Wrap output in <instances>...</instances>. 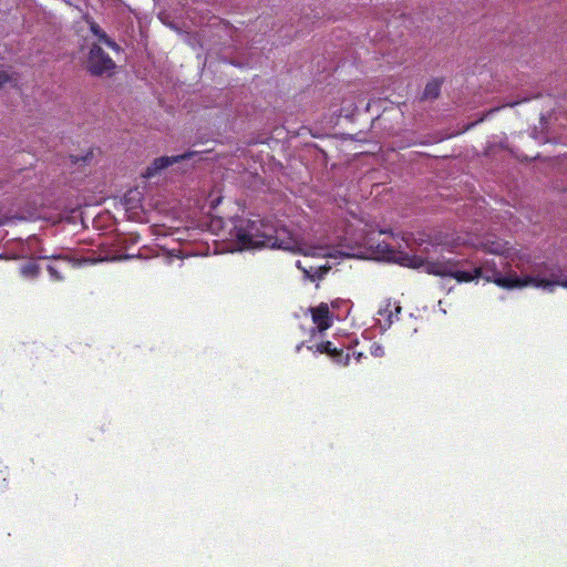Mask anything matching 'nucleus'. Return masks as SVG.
<instances>
[{
	"label": "nucleus",
	"instance_id": "nucleus-17",
	"mask_svg": "<svg viewBox=\"0 0 567 567\" xmlns=\"http://www.w3.org/2000/svg\"><path fill=\"white\" fill-rule=\"evenodd\" d=\"M10 82V75L0 71V89Z\"/></svg>",
	"mask_w": 567,
	"mask_h": 567
},
{
	"label": "nucleus",
	"instance_id": "nucleus-10",
	"mask_svg": "<svg viewBox=\"0 0 567 567\" xmlns=\"http://www.w3.org/2000/svg\"><path fill=\"white\" fill-rule=\"evenodd\" d=\"M87 23H89L91 33L94 34L95 37H97V39H99L97 44L107 45L109 49H111L112 51H115V52L120 51V45L114 40H112L106 34V32L104 30H102L101 27L94 20H90Z\"/></svg>",
	"mask_w": 567,
	"mask_h": 567
},
{
	"label": "nucleus",
	"instance_id": "nucleus-5",
	"mask_svg": "<svg viewBox=\"0 0 567 567\" xmlns=\"http://www.w3.org/2000/svg\"><path fill=\"white\" fill-rule=\"evenodd\" d=\"M115 69L116 63L103 51L101 45L91 44L86 61L87 73L94 76H111Z\"/></svg>",
	"mask_w": 567,
	"mask_h": 567
},
{
	"label": "nucleus",
	"instance_id": "nucleus-2",
	"mask_svg": "<svg viewBox=\"0 0 567 567\" xmlns=\"http://www.w3.org/2000/svg\"><path fill=\"white\" fill-rule=\"evenodd\" d=\"M377 247H379L382 257L389 261L413 269L423 268L425 272L439 277H449L453 268L457 267V261L452 259L430 261L421 256L395 250L389 244H379Z\"/></svg>",
	"mask_w": 567,
	"mask_h": 567
},
{
	"label": "nucleus",
	"instance_id": "nucleus-14",
	"mask_svg": "<svg viewBox=\"0 0 567 567\" xmlns=\"http://www.w3.org/2000/svg\"><path fill=\"white\" fill-rule=\"evenodd\" d=\"M450 278H454L458 282H472L478 279L476 270H457L456 267L453 268L452 274L449 276Z\"/></svg>",
	"mask_w": 567,
	"mask_h": 567
},
{
	"label": "nucleus",
	"instance_id": "nucleus-6",
	"mask_svg": "<svg viewBox=\"0 0 567 567\" xmlns=\"http://www.w3.org/2000/svg\"><path fill=\"white\" fill-rule=\"evenodd\" d=\"M193 152H186L178 156H163L154 158L151 165L147 166L146 173H144V177L151 178L157 173H159L163 168L169 167L175 163H178L186 158H192Z\"/></svg>",
	"mask_w": 567,
	"mask_h": 567
},
{
	"label": "nucleus",
	"instance_id": "nucleus-8",
	"mask_svg": "<svg viewBox=\"0 0 567 567\" xmlns=\"http://www.w3.org/2000/svg\"><path fill=\"white\" fill-rule=\"evenodd\" d=\"M317 352L326 353L333 359L334 362L347 365L350 359L349 354L343 353L342 349H338L330 341L321 342L317 346Z\"/></svg>",
	"mask_w": 567,
	"mask_h": 567
},
{
	"label": "nucleus",
	"instance_id": "nucleus-4",
	"mask_svg": "<svg viewBox=\"0 0 567 567\" xmlns=\"http://www.w3.org/2000/svg\"><path fill=\"white\" fill-rule=\"evenodd\" d=\"M475 270L478 278H482L486 282H494L502 289L511 290L522 288V278L513 271L507 275H502L497 262L493 259L481 262Z\"/></svg>",
	"mask_w": 567,
	"mask_h": 567
},
{
	"label": "nucleus",
	"instance_id": "nucleus-16",
	"mask_svg": "<svg viewBox=\"0 0 567 567\" xmlns=\"http://www.w3.org/2000/svg\"><path fill=\"white\" fill-rule=\"evenodd\" d=\"M20 271L23 277L27 278H34L39 272V266L35 261H25L21 268Z\"/></svg>",
	"mask_w": 567,
	"mask_h": 567
},
{
	"label": "nucleus",
	"instance_id": "nucleus-11",
	"mask_svg": "<svg viewBox=\"0 0 567 567\" xmlns=\"http://www.w3.org/2000/svg\"><path fill=\"white\" fill-rule=\"evenodd\" d=\"M296 266L298 269L303 271L305 277L311 282L321 280L324 274L330 271V266L328 264L318 267L310 266L309 268H306L301 265V261H297Z\"/></svg>",
	"mask_w": 567,
	"mask_h": 567
},
{
	"label": "nucleus",
	"instance_id": "nucleus-13",
	"mask_svg": "<svg viewBox=\"0 0 567 567\" xmlns=\"http://www.w3.org/2000/svg\"><path fill=\"white\" fill-rule=\"evenodd\" d=\"M444 80L442 78H435L429 82H426L424 91L422 93V101H433L436 100L442 91V85Z\"/></svg>",
	"mask_w": 567,
	"mask_h": 567
},
{
	"label": "nucleus",
	"instance_id": "nucleus-7",
	"mask_svg": "<svg viewBox=\"0 0 567 567\" xmlns=\"http://www.w3.org/2000/svg\"><path fill=\"white\" fill-rule=\"evenodd\" d=\"M311 320L320 331L327 330L332 324L330 309L327 303L321 302L316 308H310Z\"/></svg>",
	"mask_w": 567,
	"mask_h": 567
},
{
	"label": "nucleus",
	"instance_id": "nucleus-1",
	"mask_svg": "<svg viewBox=\"0 0 567 567\" xmlns=\"http://www.w3.org/2000/svg\"><path fill=\"white\" fill-rule=\"evenodd\" d=\"M234 236L243 249L290 250L296 247V238L286 227H277L272 221L259 215L238 218L234 225Z\"/></svg>",
	"mask_w": 567,
	"mask_h": 567
},
{
	"label": "nucleus",
	"instance_id": "nucleus-3",
	"mask_svg": "<svg viewBox=\"0 0 567 567\" xmlns=\"http://www.w3.org/2000/svg\"><path fill=\"white\" fill-rule=\"evenodd\" d=\"M522 282V288L533 286L547 291H554L556 287L567 289V269L556 264L543 262L537 274L523 277Z\"/></svg>",
	"mask_w": 567,
	"mask_h": 567
},
{
	"label": "nucleus",
	"instance_id": "nucleus-12",
	"mask_svg": "<svg viewBox=\"0 0 567 567\" xmlns=\"http://www.w3.org/2000/svg\"><path fill=\"white\" fill-rule=\"evenodd\" d=\"M289 251L293 252V254H301V255L311 256V257L329 256V248L326 246H310V245L301 246V245H299V243L297 240H296L295 249H290Z\"/></svg>",
	"mask_w": 567,
	"mask_h": 567
},
{
	"label": "nucleus",
	"instance_id": "nucleus-9",
	"mask_svg": "<svg viewBox=\"0 0 567 567\" xmlns=\"http://www.w3.org/2000/svg\"><path fill=\"white\" fill-rule=\"evenodd\" d=\"M481 248L487 254H495L498 256L508 252V243L496 237H488L481 243Z\"/></svg>",
	"mask_w": 567,
	"mask_h": 567
},
{
	"label": "nucleus",
	"instance_id": "nucleus-15",
	"mask_svg": "<svg viewBox=\"0 0 567 567\" xmlns=\"http://www.w3.org/2000/svg\"><path fill=\"white\" fill-rule=\"evenodd\" d=\"M65 262L63 259L54 258V262L48 264L47 271L51 275L52 280L60 281L63 279L61 274L60 264Z\"/></svg>",
	"mask_w": 567,
	"mask_h": 567
}]
</instances>
